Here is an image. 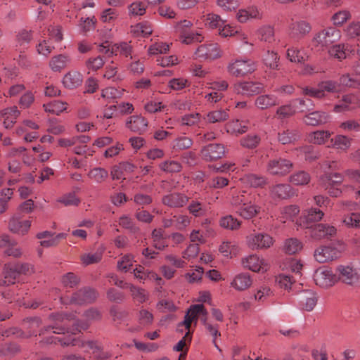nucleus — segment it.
<instances>
[{"mask_svg":"<svg viewBox=\"0 0 360 360\" xmlns=\"http://www.w3.org/2000/svg\"><path fill=\"white\" fill-rule=\"evenodd\" d=\"M279 103L278 97L274 94L259 95L255 100V105L262 110L278 105Z\"/></svg>","mask_w":360,"mask_h":360,"instance_id":"nucleus-28","label":"nucleus"},{"mask_svg":"<svg viewBox=\"0 0 360 360\" xmlns=\"http://www.w3.org/2000/svg\"><path fill=\"white\" fill-rule=\"evenodd\" d=\"M88 177L96 183L101 184L108 177V172L102 167H95L88 173Z\"/></svg>","mask_w":360,"mask_h":360,"instance_id":"nucleus-49","label":"nucleus"},{"mask_svg":"<svg viewBox=\"0 0 360 360\" xmlns=\"http://www.w3.org/2000/svg\"><path fill=\"white\" fill-rule=\"evenodd\" d=\"M261 211V207L255 203H252V200L249 202H245L240 206L236 212L240 217L245 219H250L256 217Z\"/></svg>","mask_w":360,"mask_h":360,"instance_id":"nucleus-25","label":"nucleus"},{"mask_svg":"<svg viewBox=\"0 0 360 360\" xmlns=\"http://www.w3.org/2000/svg\"><path fill=\"white\" fill-rule=\"evenodd\" d=\"M314 280L317 285L326 288L334 285L338 281V278L330 268L321 266L315 271Z\"/></svg>","mask_w":360,"mask_h":360,"instance_id":"nucleus-7","label":"nucleus"},{"mask_svg":"<svg viewBox=\"0 0 360 360\" xmlns=\"http://www.w3.org/2000/svg\"><path fill=\"white\" fill-rule=\"evenodd\" d=\"M261 141L260 137L256 134H248L240 141V145L247 148H256Z\"/></svg>","mask_w":360,"mask_h":360,"instance_id":"nucleus-64","label":"nucleus"},{"mask_svg":"<svg viewBox=\"0 0 360 360\" xmlns=\"http://www.w3.org/2000/svg\"><path fill=\"white\" fill-rule=\"evenodd\" d=\"M179 37L181 41L186 44H190L194 42H200L203 39L200 33H194L190 30L179 34Z\"/></svg>","mask_w":360,"mask_h":360,"instance_id":"nucleus-62","label":"nucleus"},{"mask_svg":"<svg viewBox=\"0 0 360 360\" xmlns=\"http://www.w3.org/2000/svg\"><path fill=\"white\" fill-rule=\"evenodd\" d=\"M134 277L144 283L146 281H155L158 285H161L162 280L155 271L145 268L143 266L138 265L134 269Z\"/></svg>","mask_w":360,"mask_h":360,"instance_id":"nucleus-16","label":"nucleus"},{"mask_svg":"<svg viewBox=\"0 0 360 360\" xmlns=\"http://www.w3.org/2000/svg\"><path fill=\"white\" fill-rule=\"evenodd\" d=\"M352 18L350 11L341 10L335 13L331 17V21L335 26H342L345 22Z\"/></svg>","mask_w":360,"mask_h":360,"instance_id":"nucleus-55","label":"nucleus"},{"mask_svg":"<svg viewBox=\"0 0 360 360\" xmlns=\"http://www.w3.org/2000/svg\"><path fill=\"white\" fill-rule=\"evenodd\" d=\"M346 244L338 240L328 245H321L314 252V259L319 263H326L339 259L346 250Z\"/></svg>","mask_w":360,"mask_h":360,"instance_id":"nucleus-2","label":"nucleus"},{"mask_svg":"<svg viewBox=\"0 0 360 360\" xmlns=\"http://www.w3.org/2000/svg\"><path fill=\"white\" fill-rule=\"evenodd\" d=\"M331 133L327 130H317L307 136L308 141L313 144L322 145L330 137Z\"/></svg>","mask_w":360,"mask_h":360,"instance_id":"nucleus-35","label":"nucleus"},{"mask_svg":"<svg viewBox=\"0 0 360 360\" xmlns=\"http://www.w3.org/2000/svg\"><path fill=\"white\" fill-rule=\"evenodd\" d=\"M201 309L202 307L200 306V304H194L191 306L186 314L185 315L184 320L179 323L177 328L178 330L182 331V330L180 329V327L181 326H185L186 329L190 330L191 323L193 321H196L198 316L200 315V309Z\"/></svg>","mask_w":360,"mask_h":360,"instance_id":"nucleus-32","label":"nucleus"},{"mask_svg":"<svg viewBox=\"0 0 360 360\" xmlns=\"http://www.w3.org/2000/svg\"><path fill=\"white\" fill-rule=\"evenodd\" d=\"M203 17L205 26L211 29H219V27H221L224 24V20H223L221 17L217 14L208 13Z\"/></svg>","mask_w":360,"mask_h":360,"instance_id":"nucleus-53","label":"nucleus"},{"mask_svg":"<svg viewBox=\"0 0 360 360\" xmlns=\"http://www.w3.org/2000/svg\"><path fill=\"white\" fill-rule=\"evenodd\" d=\"M341 38V32L335 27H328L316 33L313 39L314 46L321 49L339 41Z\"/></svg>","mask_w":360,"mask_h":360,"instance_id":"nucleus-5","label":"nucleus"},{"mask_svg":"<svg viewBox=\"0 0 360 360\" xmlns=\"http://www.w3.org/2000/svg\"><path fill=\"white\" fill-rule=\"evenodd\" d=\"M196 59L212 61L221 56V52L217 44L210 43L199 46L195 52Z\"/></svg>","mask_w":360,"mask_h":360,"instance_id":"nucleus-10","label":"nucleus"},{"mask_svg":"<svg viewBox=\"0 0 360 360\" xmlns=\"http://www.w3.org/2000/svg\"><path fill=\"white\" fill-rule=\"evenodd\" d=\"M137 320L142 327H148L153 323V314L148 309L141 308L138 311Z\"/></svg>","mask_w":360,"mask_h":360,"instance_id":"nucleus-51","label":"nucleus"},{"mask_svg":"<svg viewBox=\"0 0 360 360\" xmlns=\"http://www.w3.org/2000/svg\"><path fill=\"white\" fill-rule=\"evenodd\" d=\"M236 18L240 22H246L250 19H262V12L256 6H250L245 9L239 10Z\"/></svg>","mask_w":360,"mask_h":360,"instance_id":"nucleus-31","label":"nucleus"},{"mask_svg":"<svg viewBox=\"0 0 360 360\" xmlns=\"http://www.w3.org/2000/svg\"><path fill=\"white\" fill-rule=\"evenodd\" d=\"M286 56L290 61L293 63H303L308 58L307 56L302 55L301 51L295 47L288 49Z\"/></svg>","mask_w":360,"mask_h":360,"instance_id":"nucleus-60","label":"nucleus"},{"mask_svg":"<svg viewBox=\"0 0 360 360\" xmlns=\"http://www.w3.org/2000/svg\"><path fill=\"white\" fill-rule=\"evenodd\" d=\"M243 184L251 187H262L266 184V179L264 176H259L255 174H248L241 178Z\"/></svg>","mask_w":360,"mask_h":360,"instance_id":"nucleus-38","label":"nucleus"},{"mask_svg":"<svg viewBox=\"0 0 360 360\" xmlns=\"http://www.w3.org/2000/svg\"><path fill=\"white\" fill-rule=\"evenodd\" d=\"M299 138L300 134L296 130L287 129L278 134V141L283 145L292 143Z\"/></svg>","mask_w":360,"mask_h":360,"instance_id":"nucleus-44","label":"nucleus"},{"mask_svg":"<svg viewBox=\"0 0 360 360\" xmlns=\"http://www.w3.org/2000/svg\"><path fill=\"white\" fill-rule=\"evenodd\" d=\"M225 153L224 147L220 143H210L201 150L202 158L206 161H213L221 158Z\"/></svg>","mask_w":360,"mask_h":360,"instance_id":"nucleus-14","label":"nucleus"},{"mask_svg":"<svg viewBox=\"0 0 360 360\" xmlns=\"http://www.w3.org/2000/svg\"><path fill=\"white\" fill-rule=\"evenodd\" d=\"M226 129L228 133L232 134H243L248 129V122L239 120H233L226 124Z\"/></svg>","mask_w":360,"mask_h":360,"instance_id":"nucleus-34","label":"nucleus"},{"mask_svg":"<svg viewBox=\"0 0 360 360\" xmlns=\"http://www.w3.org/2000/svg\"><path fill=\"white\" fill-rule=\"evenodd\" d=\"M37 237L39 239H41L45 237H49V240H41L40 242L41 246L45 248H49L57 245L60 240L63 239L66 237V234L64 233H60L55 235L54 233H52L49 231H45L38 233Z\"/></svg>","mask_w":360,"mask_h":360,"instance_id":"nucleus-30","label":"nucleus"},{"mask_svg":"<svg viewBox=\"0 0 360 360\" xmlns=\"http://www.w3.org/2000/svg\"><path fill=\"white\" fill-rule=\"evenodd\" d=\"M123 89L108 87L102 90L101 96L106 100L110 101L121 98L124 93Z\"/></svg>","mask_w":360,"mask_h":360,"instance_id":"nucleus-63","label":"nucleus"},{"mask_svg":"<svg viewBox=\"0 0 360 360\" xmlns=\"http://www.w3.org/2000/svg\"><path fill=\"white\" fill-rule=\"evenodd\" d=\"M131 32L137 36L147 37L153 32V28L148 22H142L131 27Z\"/></svg>","mask_w":360,"mask_h":360,"instance_id":"nucleus-52","label":"nucleus"},{"mask_svg":"<svg viewBox=\"0 0 360 360\" xmlns=\"http://www.w3.org/2000/svg\"><path fill=\"white\" fill-rule=\"evenodd\" d=\"M103 250H98L94 253L84 254L81 256V261L84 265H89L99 262L102 259Z\"/></svg>","mask_w":360,"mask_h":360,"instance_id":"nucleus-59","label":"nucleus"},{"mask_svg":"<svg viewBox=\"0 0 360 360\" xmlns=\"http://www.w3.org/2000/svg\"><path fill=\"white\" fill-rule=\"evenodd\" d=\"M342 223L348 228L360 229V212H352L345 215Z\"/></svg>","mask_w":360,"mask_h":360,"instance_id":"nucleus-58","label":"nucleus"},{"mask_svg":"<svg viewBox=\"0 0 360 360\" xmlns=\"http://www.w3.org/2000/svg\"><path fill=\"white\" fill-rule=\"evenodd\" d=\"M188 201V198L184 194L173 193L163 196L162 202L165 205L173 208L181 207Z\"/></svg>","mask_w":360,"mask_h":360,"instance_id":"nucleus-20","label":"nucleus"},{"mask_svg":"<svg viewBox=\"0 0 360 360\" xmlns=\"http://www.w3.org/2000/svg\"><path fill=\"white\" fill-rule=\"evenodd\" d=\"M98 297V292L91 288H83L72 294L70 303L86 304L94 302Z\"/></svg>","mask_w":360,"mask_h":360,"instance_id":"nucleus-13","label":"nucleus"},{"mask_svg":"<svg viewBox=\"0 0 360 360\" xmlns=\"http://www.w3.org/2000/svg\"><path fill=\"white\" fill-rule=\"evenodd\" d=\"M264 89L262 83L253 81L238 82L233 85V91L236 94L248 96L259 94Z\"/></svg>","mask_w":360,"mask_h":360,"instance_id":"nucleus-12","label":"nucleus"},{"mask_svg":"<svg viewBox=\"0 0 360 360\" xmlns=\"http://www.w3.org/2000/svg\"><path fill=\"white\" fill-rule=\"evenodd\" d=\"M20 112L17 107L7 108L0 111V118L3 120V124L6 129H11L16 122Z\"/></svg>","mask_w":360,"mask_h":360,"instance_id":"nucleus-21","label":"nucleus"},{"mask_svg":"<svg viewBox=\"0 0 360 360\" xmlns=\"http://www.w3.org/2000/svg\"><path fill=\"white\" fill-rule=\"evenodd\" d=\"M229 117V115L227 110L220 109L209 112L207 113L204 119L207 121V122L214 124L216 122H224L227 120Z\"/></svg>","mask_w":360,"mask_h":360,"instance_id":"nucleus-36","label":"nucleus"},{"mask_svg":"<svg viewBox=\"0 0 360 360\" xmlns=\"http://www.w3.org/2000/svg\"><path fill=\"white\" fill-rule=\"evenodd\" d=\"M299 301L303 309L311 311L316 307L318 297L314 291L305 290L300 295Z\"/></svg>","mask_w":360,"mask_h":360,"instance_id":"nucleus-26","label":"nucleus"},{"mask_svg":"<svg viewBox=\"0 0 360 360\" xmlns=\"http://www.w3.org/2000/svg\"><path fill=\"white\" fill-rule=\"evenodd\" d=\"M302 249V243L297 238L287 239L283 245V250L288 255H293Z\"/></svg>","mask_w":360,"mask_h":360,"instance_id":"nucleus-48","label":"nucleus"},{"mask_svg":"<svg viewBox=\"0 0 360 360\" xmlns=\"http://www.w3.org/2000/svg\"><path fill=\"white\" fill-rule=\"evenodd\" d=\"M300 208L297 205H289L283 207L278 217L280 221L285 223L288 221H293L294 218L299 214Z\"/></svg>","mask_w":360,"mask_h":360,"instance_id":"nucleus-39","label":"nucleus"},{"mask_svg":"<svg viewBox=\"0 0 360 360\" xmlns=\"http://www.w3.org/2000/svg\"><path fill=\"white\" fill-rule=\"evenodd\" d=\"M347 46L345 44H335L329 49L328 53L330 57L341 61L347 58Z\"/></svg>","mask_w":360,"mask_h":360,"instance_id":"nucleus-50","label":"nucleus"},{"mask_svg":"<svg viewBox=\"0 0 360 360\" xmlns=\"http://www.w3.org/2000/svg\"><path fill=\"white\" fill-rule=\"evenodd\" d=\"M330 116L323 111H313L303 117V122L310 126L322 125L328 122Z\"/></svg>","mask_w":360,"mask_h":360,"instance_id":"nucleus-19","label":"nucleus"},{"mask_svg":"<svg viewBox=\"0 0 360 360\" xmlns=\"http://www.w3.org/2000/svg\"><path fill=\"white\" fill-rule=\"evenodd\" d=\"M345 36L349 39L360 42V21H352L344 29Z\"/></svg>","mask_w":360,"mask_h":360,"instance_id":"nucleus-40","label":"nucleus"},{"mask_svg":"<svg viewBox=\"0 0 360 360\" xmlns=\"http://www.w3.org/2000/svg\"><path fill=\"white\" fill-rule=\"evenodd\" d=\"M337 229L335 226L326 224H318L311 229V237L316 240H320L334 236Z\"/></svg>","mask_w":360,"mask_h":360,"instance_id":"nucleus-17","label":"nucleus"},{"mask_svg":"<svg viewBox=\"0 0 360 360\" xmlns=\"http://www.w3.org/2000/svg\"><path fill=\"white\" fill-rule=\"evenodd\" d=\"M31 226V221L30 220L21 221L18 218L12 217L8 223L9 230L15 233L25 235L26 234Z\"/></svg>","mask_w":360,"mask_h":360,"instance_id":"nucleus-29","label":"nucleus"},{"mask_svg":"<svg viewBox=\"0 0 360 360\" xmlns=\"http://www.w3.org/2000/svg\"><path fill=\"white\" fill-rule=\"evenodd\" d=\"M245 243L252 250H264L273 246L274 240L266 233L254 231L246 236Z\"/></svg>","mask_w":360,"mask_h":360,"instance_id":"nucleus-3","label":"nucleus"},{"mask_svg":"<svg viewBox=\"0 0 360 360\" xmlns=\"http://www.w3.org/2000/svg\"><path fill=\"white\" fill-rule=\"evenodd\" d=\"M293 164L288 159L277 158L270 160L266 165V171L271 175L283 176L292 169Z\"/></svg>","mask_w":360,"mask_h":360,"instance_id":"nucleus-8","label":"nucleus"},{"mask_svg":"<svg viewBox=\"0 0 360 360\" xmlns=\"http://www.w3.org/2000/svg\"><path fill=\"white\" fill-rule=\"evenodd\" d=\"M273 295L274 291L269 285H262L255 290L254 298L255 301L263 303Z\"/></svg>","mask_w":360,"mask_h":360,"instance_id":"nucleus-45","label":"nucleus"},{"mask_svg":"<svg viewBox=\"0 0 360 360\" xmlns=\"http://www.w3.org/2000/svg\"><path fill=\"white\" fill-rule=\"evenodd\" d=\"M338 281L349 285L357 284L360 279L359 269L352 264H340L336 267Z\"/></svg>","mask_w":360,"mask_h":360,"instance_id":"nucleus-6","label":"nucleus"},{"mask_svg":"<svg viewBox=\"0 0 360 360\" xmlns=\"http://www.w3.org/2000/svg\"><path fill=\"white\" fill-rule=\"evenodd\" d=\"M68 103L58 100H54L44 104L43 108L47 112L59 115L67 109Z\"/></svg>","mask_w":360,"mask_h":360,"instance_id":"nucleus-42","label":"nucleus"},{"mask_svg":"<svg viewBox=\"0 0 360 360\" xmlns=\"http://www.w3.org/2000/svg\"><path fill=\"white\" fill-rule=\"evenodd\" d=\"M159 167L167 173L179 172L182 168L181 163L176 160L164 161L159 165Z\"/></svg>","mask_w":360,"mask_h":360,"instance_id":"nucleus-61","label":"nucleus"},{"mask_svg":"<svg viewBox=\"0 0 360 360\" xmlns=\"http://www.w3.org/2000/svg\"><path fill=\"white\" fill-rule=\"evenodd\" d=\"M252 284V278L248 273H240L234 276L230 285L236 290L244 291Z\"/></svg>","mask_w":360,"mask_h":360,"instance_id":"nucleus-23","label":"nucleus"},{"mask_svg":"<svg viewBox=\"0 0 360 360\" xmlns=\"http://www.w3.org/2000/svg\"><path fill=\"white\" fill-rule=\"evenodd\" d=\"M49 320L51 323L40 330L39 336H44L51 332L55 334H64L65 333L77 334L89 328L87 322L75 320V316L72 314H51L49 316Z\"/></svg>","mask_w":360,"mask_h":360,"instance_id":"nucleus-1","label":"nucleus"},{"mask_svg":"<svg viewBox=\"0 0 360 360\" xmlns=\"http://www.w3.org/2000/svg\"><path fill=\"white\" fill-rule=\"evenodd\" d=\"M71 62L70 56L67 54H58L51 58L49 67L54 72H60Z\"/></svg>","mask_w":360,"mask_h":360,"instance_id":"nucleus-33","label":"nucleus"},{"mask_svg":"<svg viewBox=\"0 0 360 360\" xmlns=\"http://www.w3.org/2000/svg\"><path fill=\"white\" fill-rule=\"evenodd\" d=\"M147 127V120L141 115L130 116L126 121V127L133 132L141 134L146 130Z\"/></svg>","mask_w":360,"mask_h":360,"instance_id":"nucleus-22","label":"nucleus"},{"mask_svg":"<svg viewBox=\"0 0 360 360\" xmlns=\"http://www.w3.org/2000/svg\"><path fill=\"white\" fill-rule=\"evenodd\" d=\"M311 30V24L305 20L292 19L288 25L289 37L294 40L303 39Z\"/></svg>","mask_w":360,"mask_h":360,"instance_id":"nucleus-9","label":"nucleus"},{"mask_svg":"<svg viewBox=\"0 0 360 360\" xmlns=\"http://www.w3.org/2000/svg\"><path fill=\"white\" fill-rule=\"evenodd\" d=\"M41 343L49 345V344H60L62 346H68L70 345H80L82 347H88L90 349H92L94 352L96 349H98L96 344L92 341H88L86 342H80L76 340H72L70 341L69 340H65L60 338L54 337V336H49L44 338L41 341Z\"/></svg>","mask_w":360,"mask_h":360,"instance_id":"nucleus-15","label":"nucleus"},{"mask_svg":"<svg viewBox=\"0 0 360 360\" xmlns=\"http://www.w3.org/2000/svg\"><path fill=\"white\" fill-rule=\"evenodd\" d=\"M293 195V189L289 184H279L270 188V195L273 199H288Z\"/></svg>","mask_w":360,"mask_h":360,"instance_id":"nucleus-18","label":"nucleus"},{"mask_svg":"<svg viewBox=\"0 0 360 360\" xmlns=\"http://www.w3.org/2000/svg\"><path fill=\"white\" fill-rule=\"evenodd\" d=\"M169 50V44L163 41H155L148 49L149 55H158L166 53Z\"/></svg>","mask_w":360,"mask_h":360,"instance_id":"nucleus-57","label":"nucleus"},{"mask_svg":"<svg viewBox=\"0 0 360 360\" xmlns=\"http://www.w3.org/2000/svg\"><path fill=\"white\" fill-rule=\"evenodd\" d=\"M244 268L257 273H264L269 269L267 261L256 254L250 255L242 259Z\"/></svg>","mask_w":360,"mask_h":360,"instance_id":"nucleus-11","label":"nucleus"},{"mask_svg":"<svg viewBox=\"0 0 360 360\" xmlns=\"http://www.w3.org/2000/svg\"><path fill=\"white\" fill-rule=\"evenodd\" d=\"M153 245L159 250H163L167 247L166 238L164 237V231L162 229H155L151 233Z\"/></svg>","mask_w":360,"mask_h":360,"instance_id":"nucleus-37","label":"nucleus"},{"mask_svg":"<svg viewBox=\"0 0 360 360\" xmlns=\"http://www.w3.org/2000/svg\"><path fill=\"white\" fill-rule=\"evenodd\" d=\"M330 143L331 147L345 151L351 146V139L344 135H337L330 139Z\"/></svg>","mask_w":360,"mask_h":360,"instance_id":"nucleus-43","label":"nucleus"},{"mask_svg":"<svg viewBox=\"0 0 360 360\" xmlns=\"http://www.w3.org/2000/svg\"><path fill=\"white\" fill-rule=\"evenodd\" d=\"M6 248L5 254L8 256L20 257L22 255L21 249L17 245L14 240H11L8 236H0V248Z\"/></svg>","mask_w":360,"mask_h":360,"instance_id":"nucleus-27","label":"nucleus"},{"mask_svg":"<svg viewBox=\"0 0 360 360\" xmlns=\"http://www.w3.org/2000/svg\"><path fill=\"white\" fill-rule=\"evenodd\" d=\"M32 37L30 31L22 30L16 35V49L22 52V49H25L26 46L31 41Z\"/></svg>","mask_w":360,"mask_h":360,"instance_id":"nucleus-46","label":"nucleus"},{"mask_svg":"<svg viewBox=\"0 0 360 360\" xmlns=\"http://www.w3.org/2000/svg\"><path fill=\"white\" fill-rule=\"evenodd\" d=\"M219 225L224 229L235 231L240 229L241 221L233 217L232 215H226L221 218Z\"/></svg>","mask_w":360,"mask_h":360,"instance_id":"nucleus-47","label":"nucleus"},{"mask_svg":"<svg viewBox=\"0 0 360 360\" xmlns=\"http://www.w3.org/2000/svg\"><path fill=\"white\" fill-rule=\"evenodd\" d=\"M83 82L82 75L76 70L67 72L63 77V86L69 89H74L82 85Z\"/></svg>","mask_w":360,"mask_h":360,"instance_id":"nucleus-24","label":"nucleus"},{"mask_svg":"<svg viewBox=\"0 0 360 360\" xmlns=\"http://www.w3.org/2000/svg\"><path fill=\"white\" fill-rule=\"evenodd\" d=\"M127 288L129 289L133 300L138 302L139 304H143L148 300L149 295L145 289L131 283L129 284Z\"/></svg>","mask_w":360,"mask_h":360,"instance_id":"nucleus-41","label":"nucleus"},{"mask_svg":"<svg viewBox=\"0 0 360 360\" xmlns=\"http://www.w3.org/2000/svg\"><path fill=\"white\" fill-rule=\"evenodd\" d=\"M256 70L254 61L250 59H236L227 65L228 73L235 77H243Z\"/></svg>","mask_w":360,"mask_h":360,"instance_id":"nucleus-4","label":"nucleus"},{"mask_svg":"<svg viewBox=\"0 0 360 360\" xmlns=\"http://www.w3.org/2000/svg\"><path fill=\"white\" fill-rule=\"evenodd\" d=\"M261 41L271 43L274 40V30L271 25H264L257 30Z\"/></svg>","mask_w":360,"mask_h":360,"instance_id":"nucleus-54","label":"nucleus"},{"mask_svg":"<svg viewBox=\"0 0 360 360\" xmlns=\"http://www.w3.org/2000/svg\"><path fill=\"white\" fill-rule=\"evenodd\" d=\"M310 176L304 171L297 172L290 176V181L297 186H304L310 181Z\"/></svg>","mask_w":360,"mask_h":360,"instance_id":"nucleus-56","label":"nucleus"}]
</instances>
